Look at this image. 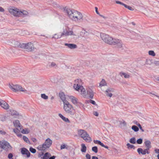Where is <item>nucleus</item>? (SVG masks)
Wrapping results in <instances>:
<instances>
[{"instance_id":"79ce46f5","label":"nucleus","mask_w":159,"mask_h":159,"mask_svg":"<svg viewBox=\"0 0 159 159\" xmlns=\"http://www.w3.org/2000/svg\"><path fill=\"white\" fill-rule=\"evenodd\" d=\"M23 139L27 143H29L30 141H29L28 139L26 136H24L23 137Z\"/></svg>"},{"instance_id":"f257e3e1","label":"nucleus","mask_w":159,"mask_h":159,"mask_svg":"<svg viewBox=\"0 0 159 159\" xmlns=\"http://www.w3.org/2000/svg\"><path fill=\"white\" fill-rule=\"evenodd\" d=\"M100 37L102 41L107 44L116 45L119 48L122 47L123 44L120 39L113 38L108 34L104 33L100 34Z\"/></svg>"},{"instance_id":"f704fd0d","label":"nucleus","mask_w":159,"mask_h":159,"mask_svg":"<svg viewBox=\"0 0 159 159\" xmlns=\"http://www.w3.org/2000/svg\"><path fill=\"white\" fill-rule=\"evenodd\" d=\"M93 142L95 144H98L101 146H102L103 144V143H102L100 141L98 140H93Z\"/></svg>"},{"instance_id":"e433bc0d","label":"nucleus","mask_w":159,"mask_h":159,"mask_svg":"<svg viewBox=\"0 0 159 159\" xmlns=\"http://www.w3.org/2000/svg\"><path fill=\"white\" fill-rule=\"evenodd\" d=\"M148 54L152 56L153 57H154L155 56L156 54L154 51L151 50L148 52Z\"/></svg>"},{"instance_id":"5701e85b","label":"nucleus","mask_w":159,"mask_h":159,"mask_svg":"<svg viewBox=\"0 0 159 159\" xmlns=\"http://www.w3.org/2000/svg\"><path fill=\"white\" fill-rule=\"evenodd\" d=\"M145 145L146 148L149 149L151 148V142L149 140H146L145 142Z\"/></svg>"},{"instance_id":"1a4fd4ad","label":"nucleus","mask_w":159,"mask_h":159,"mask_svg":"<svg viewBox=\"0 0 159 159\" xmlns=\"http://www.w3.org/2000/svg\"><path fill=\"white\" fill-rule=\"evenodd\" d=\"M19 9L14 7H10L8 8L9 12L15 17H17Z\"/></svg>"},{"instance_id":"bb28decb","label":"nucleus","mask_w":159,"mask_h":159,"mask_svg":"<svg viewBox=\"0 0 159 159\" xmlns=\"http://www.w3.org/2000/svg\"><path fill=\"white\" fill-rule=\"evenodd\" d=\"M62 37L61 33H60L58 34H55L53 36L52 38L55 39H59Z\"/></svg>"},{"instance_id":"49530a36","label":"nucleus","mask_w":159,"mask_h":159,"mask_svg":"<svg viewBox=\"0 0 159 159\" xmlns=\"http://www.w3.org/2000/svg\"><path fill=\"white\" fill-rule=\"evenodd\" d=\"M120 124H122L124 126H126V123L124 120H122L120 122Z\"/></svg>"},{"instance_id":"4d7b16f0","label":"nucleus","mask_w":159,"mask_h":159,"mask_svg":"<svg viewBox=\"0 0 159 159\" xmlns=\"http://www.w3.org/2000/svg\"><path fill=\"white\" fill-rule=\"evenodd\" d=\"M137 125L139 127L140 129L142 131H144V130L142 129V127H141L140 124L139 123Z\"/></svg>"},{"instance_id":"680f3d73","label":"nucleus","mask_w":159,"mask_h":159,"mask_svg":"<svg viewBox=\"0 0 159 159\" xmlns=\"http://www.w3.org/2000/svg\"><path fill=\"white\" fill-rule=\"evenodd\" d=\"M116 3L117 4H121V5H122V4H123V3L120 2V1H116Z\"/></svg>"},{"instance_id":"2f4dec72","label":"nucleus","mask_w":159,"mask_h":159,"mask_svg":"<svg viewBox=\"0 0 159 159\" xmlns=\"http://www.w3.org/2000/svg\"><path fill=\"white\" fill-rule=\"evenodd\" d=\"M21 131L23 134H27L30 132V130L27 129H25L22 130L21 129Z\"/></svg>"},{"instance_id":"4468645a","label":"nucleus","mask_w":159,"mask_h":159,"mask_svg":"<svg viewBox=\"0 0 159 159\" xmlns=\"http://www.w3.org/2000/svg\"><path fill=\"white\" fill-rule=\"evenodd\" d=\"M87 90V93H86V96L85 97H86L87 96L89 97V98L91 99L93 98L94 96V93L92 89L90 88H88Z\"/></svg>"},{"instance_id":"6e6552de","label":"nucleus","mask_w":159,"mask_h":159,"mask_svg":"<svg viewBox=\"0 0 159 159\" xmlns=\"http://www.w3.org/2000/svg\"><path fill=\"white\" fill-rule=\"evenodd\" d=\"M22 49H25L28 52H31L34 50L35 48L33 43L29 42L27 43H23L21 45Z\"/></svg>"},{"instance_id":"69168bd1","label":"nucleus","mask_w":159,"mask_h":159,"mask_svg":"<svg viewBox=\"0 0 159 159\" xmlns=\"http://www.w3.org/2000/svg\"><path fill=\"white\" fill-rule=\"evenodd\" d=\"M92 159H98V157L95 156H93Z\"/></svg>"},{"instance_id":"0eeeda50","label":"nucleus","mask_w":159,"mask_h":159,"mask_svg":"<svg viewBox=\"0 0 159 159\" xmlns=\"http://www.w3.org/2000/svg\"><path fill=\"white\" fill-rule=\"evenodd\" d=\"M52 143V141L49 138H47L45 142L42 144L39 145L37 149L40 151H45L47 148H49Z\"/></svg>"},{"instance_id":"5fc2aeb1","label":"nucleus","mask_w":159,"mask_h":159,"mask_svg":"<svg viewBox=\"0 0 159 159\" xmlns=\"http://www.w3.org/2000/svg\"><path fill=\"white\" fill-rule=\"evenodd\" d=\"M148 149H148V148H146V149L143 150L144 152H145V155L146 154V153H147V154L149 153V152L148 151Z\"/></svg>"},{"instance_id":"a211bd4d","label":"nucleus","mask_w":159,"mask_h":159,"mask_svg":"<svg viewBox=\"0 0 159 159\" xmlns=\"http://www.w3.org/2000/svg\"><path fill=\"white\" fill-rule=\"evenodd\" d=\"M13 124H14V126L16 128H20V130H21V125L20 123V122L18 120H16L14 121L13 122Z\"/></svg>"},{"instance_id":"ea45409f","label":"nucleus","mask_w":159,"mask_h":159,"mask_svg":"<svg viewBox=\"0 0 159 159\" xmlns=\"http://www.w3.org/2000/svg\"><path fill=\"white\" fill-rule=\"evenodd\" d=\"M30 151L33 153H34L36 152V150L34 148H33L32 147H30Z\"/></svg>"},{"instance_id":"dca6fc26","label":"nucleus","mask_w":159,"mask_h":159,"mask_svg":"<svg viewBox=\"0 0 159 159\" xmlns=\"http://www.w3.org/2000/svg\"><path fill=\"white\" fill-rule=\"evenodd\" d=\"M21 152L23 155H26L27 157L30 156V153L29 151L25 148H22L21 149Z\"/></svg>"},{"instance_id":"20e7f679","label":"nucleus","mask_w":159,"mask_h":159,"mask_svg":"<svg viewBox=\"0 0 159 159\" xmlns=\"http://www.w3.org/2000/svg\"><path fill=\"white\" fill-rule=\"evenodd\" d=\"M61 33L62 37L71 36V38L75 40L79 38V36L75 34L72 30H70L69 29H63L62 32Z\"/></svg>"},{"instance_id":"72a5a7b5","label":"nucleus","mask_w":159,"mask_h":159,"mask_svg":"<svg viewBox=\"0 0 159 159\" xmlns=\"http://www.w3.org/2000/svg\"><path fill=\"white\" fill-rule=\"evenodd\" d=\"M132 129L134 130L135 132H137L139 130V129L138 127L135 125H133L131 127Z\"/></svg>"},{"instance_id":"f3484780","label":"nucleus","mask_w":159,"mask_h":159,"mask_svg":"<svg viewBox=\"0 0 159 159\" xmlns=\"http://www.w3.org/2000/svg\"><path fill=\"white\" fill-rule=\"evenodd\" d=\"M64 45L71 49H75L77 48V46L75 44L65 43Z\"/></svg>"},{"instance_id":"9d476101","label":"nucleus","mask_w":159,"mask_h":159,"mask_svg":"<svg viewBox=\"0 0 159 159\" xmlns=\"http://www.w3.org/2000/svg\"><path fill=\"white\" fill-rule=\"evenodd\" d=\"M10 88L13 91L15 92L18 91L22 92L26 91L25 89L22 88V87L19 85H10Z\"/></svg>"},{"instance_id":"774afa93","label":"nucleus","mask_w":159,"mask_h":159,"mask_svg":"<svg viewBox=\"0 0 159 159\" xmlns=\"http://www.w3.org/2000/svg\"><path fill=\"white\" fill-rule=\"evenodd\" d=\"M122 5L124 6L125 8H127V7H128V6H127V5L123 3L122 4Z\"/></svg>"},{"instance_id":"473e14b6","label":"nucleus","mask_w":159,"mask_h":159,"mask_svg":"<svg viewBox=\"0 0 159 159\" xmlns=\"http://www.w3.org/2000/svg\"><path fill=\"white\" fill-rule=\"evenodd\" d=\"M136 139L134 137L131 138L129 140L130 143L132 144H135L136 143Z\"/></svg>"},{"instance_id":"a19ab883","label":"nucleus","mask_w":159,"mask_h":159,"mask_svg":"<svg viewBox=\"0 0 159 159\" xmlns=\"http://www.w3.org/2000/svg\"><path fill=\"white\" fill-rule=\"evenodd\" d=\"M49 66L51 67L57 66V64L54 62H52L49 65Z\"/></svg>"},{"instance_id":"f03ea898","label":"nucleus","mask_w":159,"mask_h":159,"mask_svg":"<svg viewBox=\"0 0 159 159\" xmlns=\"http://www.w3.org/2000/svg\"><path fill=\"white\" fill-rule=\"evenodd\" d=\"M65 12L69 18L73 21H78L83 19V16L82 14L77 11L67 9L65 10Z\"/></svg>"},{"instance_id":"423d86ee","label":"nucleus","mask_w":159,"mask_h":159,"mask_svg":"<svg viewBox=\"0 0 159 159\" xmlns=\"http://www.w3.org/2000/svg\"><path fill=\"white\" fill-rule=\"evenodd\" d=\"M63 108L65 112L70 115L73 116L75 115V112L73 107L68 102H64Z\"/></svg>"},{"instance_id":"7ed1b4c3","label":"nucleus","mask_w":159,"mask_h":159,"mask_svg":"<svg viewBox=\"0 0 159 159\" xmlns=\"http://www.w3.org/2000/svg\"><path fill=\"white\" fill-rule=\"evenodd\" d=\"M82 81L81 79H77L75 80L73 85L74 89L80 92L81 94L84 97L86 96V92L83 86H82Z\"/></svg>"},{"instance_id":"6e6d98bb","label":"nucleus","mask_w":159,"mask_h":159,"mask_svg":"<svg viewBox=\"0 0 159 159\" xmlns=\"http://www.w3.org/2000/svg\"><path fill=\"white\" fill-rule=\"evenodd\" d=\"M151 61L150 60L146 59V64H150Z\"/></svg>"},{"instance_id":"a878e982","label":"nucleus","mask_w":159,"mask_h":159,"mask_svg":"<svg viewBox=\"0 0 159 159\" xmlns=\"http://www.w3.org/2000/svg\"><path fill=\"white\" fill-rule=\"evenodd\" d=\"M23 43H21L18 41H16L14 43V45L16 47H17L22 48V46Z\"/></svg>"},{"instance_id":"09e8293b","label":"nucleus","mask_w":159,"mask_h":159,"mask_svg":"<svg viewBox=\"0 0 159 159\" xmlns=\"http://www.w3.org/2000/svg\"><path fill=\"white\" fill-rule=\"evenodd\" d=\"M67 145L65 144H62L61 146V149H63L66 148Z\"/></svg>"},{"instance_id":"6ab92c4d","label":"nucleus","mask_w":159,"mask_h":159,"mask_svg":"<svg viewBox=\"0 0 159 159\" xmlns=\"http://www.w3.org/2000/svg\"><path fill=\"white\" fill-rule=\"evenodd\" d=\"M69 98L74 104L75 105L77 104L78 99L76 98L74 96H71Z\"/></svg>"},{"instance_id":"c85d7f7f","label":"nucleus","mask_w":159,"mask_h":159,"mask_svg":"<svg viewBox=\"0 0 159 159\" xmlns=\"http://www.w3.org/2000/svg\"><path fill=\"white\" fill-rule=\"evenodd\" d=\"M21 130H20V128H16V129H13V132L14 133H15L16 134H17L18 136H20V137L21 136V134H18L17 133L18 132V131H20Z\"/></svg>"},{"instance_id":"a18cd8bd","label":"nucleus","mask_w":159,"mask_h":159,"mask_svg":"<svg viewBox=\"0 0 159 159\" xmlns=\"http://www.w3.org/2000/svg\"><path fill=\"white\" fill-rule=\"evenodd\" d=\"M143 140L142 139H139L137 141V142L138 144H141L142 143Z\"/></svg>"},{"instance_id":"f8f14e48","label":"nucleus","mask_w":159,"mask_h":159,"mask_svg":"<svg viewBox=\"0 0 159 159\" xmlns=\"http://www.w3.org/2000/svg\"><path fill=\"white\" fill-rule=\"evenodd\" d=\"M115 90L112 88L109 87L105 91V93L106 96L111 98L113 94L112 93L114 92Z\"/></svg>"},{"instance_id":"7c9ffc66","label":"nucleus","mask_w":159,"mask_h":159,"mask_svg":"<svg viewBox=\"0 0 159 159\" xmlns=\"http://www.w3.org/2000/svg\"><path fill=\"white\" fill-rule=\"evenodd\" d=\"M137 152L139 154H141L143 155H145V152L141 148H139L138 149Z\"/></svg>"},{"instance_id":"cd10ccee","label":"nucleus","mask_w":159,"mask_h":159,"mask_svg":"<svg viewBox=\"0 0 159 159\" xmlns=\"http://www.w3.org/2000/svg\"><path fill=\"white\" fill-rule=\"evenodd\" d=\"M120 74L121 76H124V78H128L130 76L128 74L125 73H120Z\"/></svg>"},{"instance_id":"13d9d810","label":"nucleus","mask_w":159,"mask_h":159,"mask_svg":"<svg viewBox=\"0 0 159 159\" xmlns=\"http://www.w3.org/2000/svg\"><path fill=\"white\" fill-rule=\"evenodd\" d=\"M127 8H128L129 10L131 11H133L134 10V9L133 8L129 6H128Z\"/></svg>"},{"instance_id":"412c9836","label":"nucleus","mask_w":159,"mask_h":159,"mask_svg":"<svg viewBox=\"0 0 159 159\" xmlns=\"http://www.w3.org/2000/svg\"><path fill=\"white\" fill-rule=\"evenodd\" d=\"M59 116L64 121L68 123H70V121L68 118H66L63 116L60 113L58 114Z\"/></svg>"},{"instance_id":"b1692460","label":"nucleus","mask_w":159,"mask_h":159,"mask_svg":"<svg viewBox=\"0 0 159 159\" xmlns=\"http://www.w3.org/2000/svg\"><path fill=\"white\" fill-rule=\"evenodd\" d=\"M81 151L83 152H85L87 150V147L85 146V144L84 143H82L81 144Z\"/></svg>"},{"instance_id":"37998d69","label":"nucleus","mask_w":159,"mask_h":159,"mask_svg":"<svg viewBox=\"0 0 159 159\" xmlns=\"http://www.w3.org/2000/svg\"><path fill=\"white\" fill-rule=\"evenodd\" d=\"M81 33L83 34L84 35H85L86 36H87L89 35V33L85 30L82 31L81 32Z\"/></svg>"},{"instance_id":"393cba45","label":"nucleus","mask_w":159,"mask_h":159,"mask_svg":"<svg viewBox=\"0 0 159 159\" xmlns=\"http://www.w3.org/2000/svg\"><path fill=\"white\" fill-rule=\"evenodd\" d=\"M10 113L11 115L12 116H18L19 115V113L18 112L13 110L10 111Z\"/></svg>"},{"instance_id":"603ef678","label":"nucleus","mask_w":159,"mask_h":159,"mask_svg":"<svg viewBox=\"0 0 159 159\" xmlns=\"http://www.w3.org/2000/svg\"><path fill=\"white\" fill-rule=\"evenodd\" d=\"M93 115L96 116H98L99 115L98 112L96 111H94L93 113Z\"/></svg>"},{"instance_id":"8fccbe9b","label":"nucleus","mask_w":159,"mask_h":159,"mask_svg":"<svg viewBox=\"0 0 159 159\" xmlns=\"http://www.w3.org/2000/svg\"><path fill=\"white\" fill-rule=\"evenodd\" d=\"M154 63L156 66H159V60L154 61Z\"/></svg>"},{"instance_id":"e2e57ef3","label":"nucleus","mask_w":159,"mask_h":159,"mask_svg":"<svg viewBox=\"0 0 159 159\" xmlns=\"http://www.w3.org/2000/svg\"><path fill=\"white\" fill-rule=\"evenodd\" d=\"M102 147H103L107 149H108V146H105L103 144H102Z\"/></svg>"},{"instance_id":"3c124183","label":"nucleus","mask_w":159,"mask_h":159,"mask_svg":"<svg viewBox=\"0 0 159 159\" xmlns=\"http://www.w3.org/2000/svg\"><path fill=\"white\" fill-rule=\"evenodd\" d=\"M13 156L12 154L11 153H10L8 155V157L9 159H13V158H12Z\"/></svg>"},{"instance_id":"0e129e2a","label":"nucleus","mask_w":159,"mask_h":159,"mask_svg":"<svg viewBox=\"0 0 159 159\" xmlns=\"http://www.w3.org/2000/svg\"><path fill=\"white\" fill-rule=\"evenodd\" d=\"M100 16L102 17V18H103L105 19H107V17H105V16H103L102 15H101V14H100L99 15Z\"/></svg>"},{"instance_id":"338daca9","label":"nucleus","mask_w":159,"mask_h":159,"mask_svg":"<svg viewBox=\"0 0 159 159\" xmlns=\"http://www.w3.org/2000/svg\"><path fill=\"white\" fill-rule=\"evenodd\" d=\"M55 156H53L52 157H50L49 159H55Z\"/></svg>"},{"instance_id":"bf43d9fd","label":"nucleus","mask_w":159,"mask_h":159,"mask_svg":"<svg viewBox=\"0 0 159 159\" xmlns=\"http://www.w3.org/2000/svg\"><path fill=\"white\" fill-rule=\"evenodd\" d=\"M5 10L4 8L2 7H0V12H4Z\"/></svg>"},{"instance_id":"de8ad7c7","label":"nucleus","mask_w":159,"mask_h":159,"mask_svg":"<svg viewBox=\"0 0 159 159\" xmlns=\"http://www.w3.org/2000/svg\"><path fill=\"white\" fill-rule=\"evenodd\" d=\"M89 101V102L93 104V105H96V106H98V105L96 104L95 102L94 101L90 100Z\"/></svg>"},{"instance_id":"ddd939ff","label":"nucleus","mask_w":159,"mask_h":159,"mask_svg":"<svg viewBox=\"0 0 159 159\" xmlns=\"http://www.w3.org/2000/svg\"><path fill=\"white\" fill-rule=\"evenodd\" d=\"M29 12L26 11L19 9L17 17H24L28 16Z\"/></svg>"},{"instance_id":"c9c22d12","label":"nucleus","mask_w":159,"mask_h":159,"mask_svg":"<svg viewBox=\"0 0 159 159\" xmlns=\"http://www.w3.org/2000/svg\"><path fill=\"white\" fill-rule=\"evenodd\" d=\"M92 151L95 153H97L98 152V148L96 146H94L92 148Z\"/></svg>"},{"instance_id":"c756f323","label":"nucleus","mask_w":159,"mask_h":159,"mask_svg":"<svg viewBox=\"0 0 159 159\" xmlns=\"http://www.w3.org/2000/svg\"><path fill=\"white\" fill-rule=\"evenodd\" d=\"M51 155L49 154L48 152L46 153L44 155L43 157V159H48L49 158V157Z\"/></svg>"},{"instance_id":"aec40b11","label":"nucleus","mask_w":159,"mask_h":159,"mask_svg":"<svg viewBox=\"0 0 159 159\" xmlns=\"http://www.w3.org/2000/svg\"><path fill=\"white\" fill-rule=\"evenodd\" d=\"M59 96L61 100L63 101V104H64V102H68L66 101V99L65 96V94L63 93H61L59 94Z\"/></svg>"},{"instance_id":"4c0bfd02","label":"nucleus","mask_w":159,"mask_h":159,"mask_svg":"<svg viewBox=\"0 0 159 159\" xmlns=\"http://www.w3.org/2000/svg\"><path fill=\"white\" fill-rule=\"evenodd\" d=\"M126 145L127 146L128 148H135V147L133 145L130 144L129 143L127 144Z\"/></svg>"},{"instance_id":"39448f33","label":"nucleus","mask_w":159,"mask_h":159,"mask_svg":"<svg viewBox=\"0 0 159 159\" xmlns=\"http://www.w3.org/2000/svg\"><path fill=\"white\" fill-rule=\"evenodd\" d=\"M78 134L79 136L82 138L86 142H91L92 139L87 132L83 129H79L78 130Z\"/></svg>"},{"instance_id":"052dcab7","label":"nucleus","mask_w":159,"mask_h":159,"mask_svg":"<svg viewBox=\"0 0 159 159\" xmlns=\"http://www.w3.org/2000/svg\"><path fill=\"white\" fill-rule=\"evenodd\" d=\"M95 9L96 12L97 13V14H98V15H99V12H98V8L97 7H95Z\"/></svg>"},{"instance_id":"58836bf2","label":"nucleus","mask_w":159,"mask_h":159,"mask_svg":"<svg viewBox=\"0 0 159 159\" xmlns=\"http://www.w3.org/2000/svg\"><path fill=\"white\" fill-rule=\"evenodd\" d=\"M41 97L44 99H47L48 98V96L46 95L45 94H41Z\"/></svg>"},{"instance_id":"864d4df0","label":"nucleus","mask_w":159,"mask_h":159,"mask_svg":"<svg viewBox=\"0 0 159 159\" xmlns=\"http://www.w3.org/2000/svg\"><path fill=\"white\" fill-rule=\"evenodd\" d=\"M85 157L87 159H90L91 158L90 155L88 154H87Z\"/></svg>"},{"instance_id":"9b49d317","label":"nucleus","mask_w":159,"mask_h":159,"mask_svg":"<svg viewBox=\"0 0 159 159\" xmlns=\"http://www.w3.org/2000/svg\"><path fill=\"white\" fill-rule=\"evenodd\" d=\"M0 147L6 150H8V149L11 148V146L9 143L5 141H0Z\"/></svg>"},{"instance_id":"4be33fe9","label":"nucleus","mask_w":159,"mask_h":159,"mask_svg":"<svg viewBox=\"0 0 159 159\" xmlns=\"http://www.w3.org/2000/svg\"><path fill=\"white\" fill-rule=\"evenodd\" d=\"M107 83L105 81V80L102 79L101 81L100 82L99 87L101 88L102 86H107Z\"/></svg>"},{"instance_id":"c03bdc74","label":"nucleus","mask_w":159,"mask_h":159,"mask_svg":"<svg viewBox=\"0 0 159 159\" xmlns=\"http://www.w3.org/2000/svg\"><path fill=\"white\" fill-rule=\"evenodd\" d=\"M6 117L5 116H2L0 118V120L2 121H5L6 120Z\"/></svg>"},{"instance_id":"2eb2a0df","label":"nucleus","mask_w":159,"mask_h":159,"mask_svg":"<svg viewBox=\"0 0 159 159\" xmlns=\"http://www.w3.org/2000/svg\"><path fill=\"white\" fill-rule=\"evenodd\" d=\"M0 106L5 109H7L9 108L8 104L6 102L2 100L0 101Z\"/></svg>"}]
</instances>
